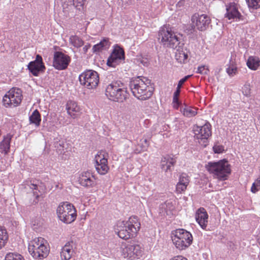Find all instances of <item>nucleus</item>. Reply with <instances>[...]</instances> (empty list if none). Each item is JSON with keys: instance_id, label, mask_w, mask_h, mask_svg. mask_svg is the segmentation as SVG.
Masks as SVG:
<instances>
[{"instance_id": "f257e3e1", "label": "nucleus", "mask_w": 260, "mask_h": 260, "mask_svg": "<svg viewBox=\"0 0 260 260\" xmlns=\"http://www.w3.org/2000/svg\"><path fill=\"white\" fill-rule=\"evenodd\" d=\"M129 86L133 95L140 100H147L152 95L150 81L146 77L138 76L132 79Z\"/></svg>"}, {"instance_id": "2eb2a0df", "label": "nucleus", "mask_w": 260, "mask_h": 260, "mask_svg": "<svg viewBox=\"0 0 260 260\" xmlns=\"http://www.w3.org/2000/svg\"><path fill=\"white\" fill-rule=\"evenodd\" d=\"M71 61L70 56L61 52H54L53 66L57 70H63L67 68Z\"/></svg>"}, {"instance_id": "3c124183", "label": "nucleus", "mask_w": 260, "mask_h": 260, "mask_svg": "<svg viewBox=\"0 0 260 260\" xmlns=\"http://www.w3.org/2000/svg\"><path fill=\"white\" fill-rule=\"evenodd\" d=\"M144 142H145V143H147V139H145V140H144Z\"/></svg>"}, {"instance_id": "e433bc0d", "label": "nucleus", "mask_w": 260, "mask_h": 260, "mask_svg": "<svg viewBox=\"0 0 260 260\" xmlns=\"http://www.w3.org/2000/svg\"><path fill=\"white\" fill-rule=\"evenodd\" d=\"M189 180L188 176L185 173L181 174L179 177V181L178 183L183 184V183L188 186L189 184Z\"/></svg>"}, {"instance_id": "bb28decb", "label": "nucleus", "mask_w": 260, "mask_h": 260, "mask_svg": "<svg viewBox=\"0 0 260 260\" xmlns=\"http://www.w3.org/2000/svg\"><path fill=\"white\" fill-rule=\"evenodd\" d=\"M247 67L252 70H256L260 66V60L255 56H250L246 62Z\"/></svg>"}, {"instance_id": "f03ea898", "label": "nucleus", "mask_w": 260, "mask_h": 260, "mask_svg": "<svg viewBox=\"0 0 260 260\" xmlns=\"http://www.w3.org/2000/svg\"><path fill=\"white\" fill-rule=\"evenodd\" d=\"M140 226V222L138 217L132 216L126 221H118L115 228V232L119 238L127 240L136 236Z\"/></svg>"}, {"instance_id": "2f4dec72", "label": "nucleus", "mask_w": 260, "mask_h": 260, "mask_svg": "<svg viewBox=\"0 0 260 260\" xmlns=\"http://www.w3.org/2000/svg\"><path fill=\"white\" fill-rule=\"evenodd\" d=\"M188 57L187 53L182 49H178L175 53L176 60L180 63H184Z\"/></svg>"}, {"instance_id": "8fccbe9b", "label": "nucleus", "mask_w": 260, "mask_h": 260, "mask_svg": "<svg viewBox=\"0 0 260 260\" xmlns=\"http://www.w3.org/2000/svg\"><path fill=\"white\" fill-rule=\"evenodd\" d=\"M90 47V45L89 44L85 45L83 48V50L84 52V53H86L87 50L89 49Z\"/></svg>"}, {"instance_id": "6e6552de", "label": "nucleus", "mask_w": 260, "mask_h": 260, "mask_svg": "<svg viewBox=\"0 0 260 260\" xmlns=\"http://www.w3.org/2000/svg\"><path fill=\"white\" fill-rule=\"evenodd\" d=\"M105 94L110 100L120 103L125 101L129 95L127 90L121 88L116 82L112 83L107 86Z\"/></svg>"}, {"instance_id": "de8ad7c7", "label": "nucleus", "mask_w": 260, "mask_h": 260, "mask_svg": "<svg viewBox=\"0 0 260 260\" xmlns=\"http://www.w3.org/2000/svg\"><path fill=\"white\" fill-rule=\"evenodd\" d=\"M170 260H187V259L181 255L175 256Z\"/></svg>"}, {"instance_id": "423d86ee", "label": "nucleus", "mask_w": 260, "mask_h": 260, "mask_svg": "<svg viewBox=\"0 0 260 260\" xmlns=\"http://www.w3.org/2000/svg\"><path fill=\"white\" fill-rule=\"evenodd\" d=\"M57 217L62 222L69 224L75 220L77 217L75 207L69 202L61 203L56 209Z\"/></svg>"}, {"instance_id": "412c9836", "label": "nucleus", "mask_w": 260, "mask_h": 260, "mask_svg": "<svg viewBox=\"0 0 260 260\" xmlns=\"http://www.w3.org/2000/svg\"><path fill=\"white\" fill-rule=\"evenodd\" d=\"M176 163V160L169 155H167L161 158L160 166L161 169L165 172H171Z\"/></svg>"}, {"instance_id": "9d476101", "label": "nucleus", "mask_w": 260, "mask_h": 260, "mask_svg": "<svg viewBox=\"0 0 260 260\" xmlns=\"http://www.w3.org/2000/svg\"><path fill=\"white\" fill-rule=\"evenodd\" d=\"M80 84L89 89H95L99 83L98 73L93 70H87L82 73L79 77Z\"/></svg>"}, {"instance_id": "20e7f679", "label": "nucleus", "mask_w": 260, "mask_h": 260, "mask_svg": "<svg viewBox=\"0 0 260 260\" xmlns=\"http://www.w3.org/2000/svg\"><path fill=\"white\" fill-rule=\"evenodd\" d=\"M28 249L30 254L35 258H44L49 252L47 241L42 237L35 238L30 241Z\"/></svg>"}, {"instance_id": "cd10ccee", "label": "nucleus", "mask_w": 260, "mask_h": 260, "mask_svg": "<svg viewBox=\"0 0 260 260\" xmlns=\"http://www.w3.org/2000/svg\"><path fill=\"white\" fill-rule=\"evenodd\" d=\"M30 124H34L38 127L40 125L41 121V115L37 110H35L29 117Z\"/></svg>"}, {"instance_id": "a18cd8bd", "label": "nucleus", "mask_w": 260, "mask_h": 260, "mask_svg": "<svg viewBox=\"0 0 260 260\" xmlns=\"http://www.w3.org/2000/svg\"><path fill=\"white\" fill-rule=\"evenodd\" d=\"M190 75H187L180 79L178 83L177 88L180 89L182 85L184 84V83L190 77Z\"/></svg>"}, {"instance_id": "c03bdc74", "label": "nucleus", "mask_w": 260, "mask_h": 260, "mask_svg": "<svg viewBox=\"0 0 260 260\" xmlns=\"http://www.w3.org/2000/svg\"><path fill=\"white\" fill-rule=\"evenodd\" d=\"M213 150L215 153H220L224 151V147L221 145H215Z\"/></svg>"}, {"instance_id": "c85d7f7f", "label": "nucleus", "mask_w": 260, "mask_h": 260, "mask_svg": "<svg viewBox=\"0 0 260 260\" xmlns=\"http://www.w3.org/2000/svg\"><path fill=\"white\" fill-rule=\"evenodd\" d=\"M181 111L185 116L188 117L194 116L197 114L196 108L186 105L181 108Z\"/></svg>"}, {"instance_id": "a19ab883", "label": "nucleus", "mask_w": 260, "mask_h": 260, "mask_svg": "<svg viewBox=\"0 0 260 260\" xmlns=\"http://www.w3.org/2000/svg\"><path fill=\"white\" fill-rule=\"evenodd\" d=\"M260 189V178H257L252 184L251 187V191L253 193H255Z\"/></svg>"}, {"instance_id": "7c9ffc66", "label": "nucleus", "mask_w": 260, "mask_h": 260, "mask_svg": "<svg viewBox=\"0 0 260 260\" xmlns=\"http://www.w3.org/2000/svg\"><path fill=\"white\" fill-rule=\"evenodd\" d=\"M69 43L77 48L81 47L84 44L82 39L76 35H72L70 37Z\"/></svg>"}, {"instance_id": "49530a36", "label": "nucleus", "mask_w": 260, "mask_h": 260, "mask_svg": "<svg viewBox=\"0 0 260 260\" xmlns=\"http://www.w3.org/2000/svg\"><path fill=\"white\" fill-rule=\"evenodd\" d=\"M85 0H71L70 2L71 4H72L73 5L78 6V5H82L83 2Z\"/></svg>"}, {"instance_id": "6ab92c4d", "label": "nucleus", "mask_w": 260, "mask_h": 260, "mask_svg": "<svg viewBox=\"0 0 260 260\" xmlns=\"http://www.w3.org/2000/svg\"><path fill=\"white\" fill-rule=\"evenodd\" d=\"M67 113L72 118L75 119L81 114V108L77 103L74 101H69L66 105Z\"/></svg>"}, {"instance_id": "58836bf2", "label": "nucleus", "mask_w": 260, "mask_h": 260, "mask_svg": "<svg viewBox=\"0 0 260 260\" xmlns=\"http://www.w3.org/2000/svg\"><path fill=\"white\" fill-rule=\"evenodd\" d=\"M29 187L33 191L34 195L35 196H36V199H37V201H35V202H36V203H37L38 202V199L39 197V194L38 193V191H39V189H38V186L36 184L31 183V184H30Z\"/></svg>"}, {"instance_id": "39448f33", "label": "nucleus", "mask_w": 260, "mask_h": 260, "mask_svg": "<svg viewBox=\"0 0 260 260\" xmlns=\"http://www.w3.org/2000/svg\"><path fill=\"white\" fill-rule=\"evenodd\" d=\"M207 170L214 175V177L220 180L227 179L231 173L230 166L228 161L224 159L217 162H209L206 165Z\"/></svg>"}, {"instance_id": "c756f323", "label": "nucleus", "mask_w": 260, "mask_h": 260, "mask_svg": "<svg viewBox=\"0 0 260 260\" xmlns=\"http://www.w3.org/2000/svg\"><path fill=\"white\" fill-rule=\"evenodd\" d=\"M8 240V234L4 227L0 226V249L4 247Z\"/></svg>"}, {"instance_id": "473e14b6", "label": "nucleus", "mask_w": 260, "mask_h": 260, "mask_svg": "<svg viewBox=\"0 0 260 260\" xmlns=\"http://www.w3.org/2000/svg\"><path fill=\"white\" fill-rule=\"evenodd\" d=\"M227 73L231 76L235 75L237 72V67L235 61L231 58L230 60L228 67L226 69Z\"/></svg>"}, {"instance_id": "4468645a", "label": "nucleus", "mask_w": 260, "mask_h": 260, "mask_svg": "<svg viewBox=\"0 0 260 260\" xmlns=\"http://www.w3.org/2000/svg\"><path fill=\"white\" fill-rule=\"evenodd\" d=\"M191 22L194 27L200 31H205L209 27L211 20L209 16L206 14H194L191 17Z\"/></svg>"}, {"instance_id": "ea45409f", "label": "nucleus", "mask_w": 260, "mask_h": 260, "mask_svg": "<svg viewBox=\"0 0 260 260\" xmlns=\"http://www.w3.org/2000/svg\"><path fill=\"white\" fill-rule=\"evenodd\" d=\"M187 186L177 183L176 185V192L177 193H183L187 188Z\"/></svg>"}, {"instance_id": "4c0bfd02", "label": "nucleus", "mask_w": 260, "mask_h": 260, "mask_svg": "<svg viewBox=\"0 0 260 260\" xmlns=\"http://www.w3.org/2000/svg\"><path fill=\"white\" fill-rule=\"evenodd\" d=\"M180 90L177 88L176 91L174 93L173 103L174 104V107L175 108H178L179 106L178 102V96L180 94Z\"/></svg>"}, {"instance_id": "f3484780", "label": "nucleus", "mask_w": 260, "mask_h": 260, "mask_svg": "<svg viewBox=\"0 0 260 260\" xmlns=\"http://www.w3.org/2000/svg\"><path fill=\"white\" fill-rule=\"evenodd\" d=\"M27 68L29 72L35 76H38L41 72H44L45 69L42 58L40 55H37L36 59L28 63Z\"/></svg>"}, {"instance_id": "79ce46f5", "label": "nucleus", "mask_w": 260, "mask_h": 260, "mask_svg": "<svg viewBox=\"0 0 260 260\" xmlns=\"http://www.w3.org/2000/svg\"><path fill=\"white\" fill-rule=\"evenodd\" d=\"M209 72L208 68L205 66H199L198 68L197 73L200 74L207 75Z\"/></svg>"}, {"instance_id": "603ef678", "label": "nucleus", "mask_w": 260, "mask_h": 260, "mask_svg": "<svg viewBox=\"0 0 260 260\" xmlns=\"http://www.w3.org/2000/svg\"><path fill=\"white\" fill-rule=\"evenodd\" d=\"M258 120H259V123H260V115H259V117H258Z\"/></svg>"}, {"instance_id": "4be33fe9", "label": "nucleus", "mask_w": 260, "mask_h": 260, "mask_svg": "<svg viewBox=\"0 0 260 260\" xmlns=\"http://www.w3.org/2000/svg\"><path fill=\"white\" fill-rule=\"evenodd\" d=\"M226 13L225 17L229 20L235 18H239L240 14L238 10V8L234 3H230L226 5Z\"/></svg>"}, {"instance_id": "c9c22d12", "label": "nucleus", "mask_w": 260, "mask_h": 260, "mask_svg": "<svg viewBox=\"0 0 260 260\" xmlns=\"http://www.w3.org/2000/svg\"><path fill=\"white\" fill-rule=\"evenodd\" d=\"M137 61L144 66L147 67L149 64V58L147 55H140L137 57Z\"/></svg>"}, {"instance_id": "ddd939ff", "label": "nucleus", "mask_w": 260, "mask_h": 260, "mask_svg": "<svg viewBox=\"0 0 260 260\" xmlns=\"http://www.w3.org/2000/svg\"><path fill=\"white\" fill-rule=\"evenodd\" d=\"M194 138L199 143H205L212 135V126L208 122L202 125H194L193 128Z\"/></svg>"}, {"instance_id": "0eeeda50", "label": "nucleus", "mask_w": 260, "mask_h": 260, "mask_svg": "<svg viewBox=\"0 0 260 260\" xmlns=\"http://www.w3.org/2000/svg\"><path fill=\"white\" fill-rule=\"evenodd\" d=\"M158 39L165 47L175 48L179 44V38L175 32L166 26H164L160 28Z\"/></svg>"}, {"instance_id": "a878e982", "label": "nucleus", "mask_w": 260, "mask_h": 260, "mask_svg": "<svg viewBox=\"0 0 260 260\" xmlns=\"http://www.w3.org/2000/svg\"><path fill=\"white\" fill-rule=\"evenodd\" d=\"M110 42L108 38H104L99 43L93 46L92 50L94 52L100 51L103 49L108 48Z\"/></svg>"}, {"instance_id": "b1692460", "label": "nucleus", "mask_w": 260, "mask_h": 260, "mask_svg": "<svg viewBox=\"0 0 260 260\" xmlns=\"http://www.w3.org/2000/svg\"><path fill=\"white\" fill-rule=\"evenodd\" d=\"M74 252L73 242H68L61 249L60 252L61 258L64 260H69L71 258Z\"/></svg>"}, {"instance_id": "37998d69", "label": "nucleus", "mask_w": 260, "mask_h": 260, "mask_svg": "<svg viewBox=\"0 0 260 260\" xmlns=\"http://www.w3.org/2000/svg\"><path fill=\"white\" fill-rule=\"evenodd\" d=\"M66 143L63 141L59 142L58 145H57V149L58 151V152L60 153H64V149L65 148Z\"/></svg>"}, {"instance_id": "dca6fc26", "label": "nucleus", "mask_w": 260, "mask_h": 260, "mask_svg": "<svg viewBox=\"0 0 260 260\" xmlns=\"http://www.w3.org/2000/svg\"><path fill=\"white\" fill-rule=\"evenodd\" d=\"M124 60V52L119 46L116 47L107 60V64L115 68Z\"/></svg>"}, {"instance_id": "f704fd0d", "label": "nucleus", "mask_w": 260, "mask_h": 260, "mask_svg": "<svg viewBox=\"0 0 260 260\" xmlns=\"http://www.w3.org/2000/svg\"><path fill=\"white\" fill-rule=\"evenodd\" d=\"M5 260H24V259L20 254L10 252L6 254Z\"/></svg>"}, {"instance_id": "09e8293b", "label": "nucleus", "mask_w": 260, "mask_h": 260, "mask_svg": "<svg viewBox=\"0 0 260 260\" xmlns=\"http://www.w3.org/2000/svg\"><path fill=\"white\" fill-rule=\"evenodd\" d=\"M250 93L249 85H245V95L247 96Z\"/></svg>"}, {"instance_id": "393cba45", "label": "nucleus", "mask_w": 260, "mask_h": 260, "mask_svg": "<svg viewBox=\"0 0 260 260\" xmlns=\"http://www.w3.org/2000/svg\"><path fill=\"white\" fill-rule=\"evenodd\" d=\"M174 209L175 207L173 202L171 200H167L160 205L159 213L163 216L170 215L172 214V211Z\"/></svg>"}, {"instance_id": "aec40b11", "label": "nucleus", "mask_w": 260, "mask_h": 260, "mask_svg": "<svg viewBox=\"0 0 260 260\" xmlns=\"http://www.w3.org/2000/svg\"><path fill=\"white\" fill-rule=\"evenodd\" d=\"M195 218L197 222L202 229H206L208 223V215L204 208H200L197 210Z\"/></svg>"}, {"instance_id": "9b49d317", "label": "nucleus", "mask_w": 260, "mask_h": 260, "mask_svg": "<svg viewBox=\"0 0 260 260\" xmlns=\"http://www.w3.org/2000/svg\"><path fill=\"white\" fill-rule=\"evenodd\" d=\"M22 99V91L19 88H12L4 96L3 103L6 107H14L20 105Z\"/></svg>"}, {"instance_id": "1a4fd4ad", "label": "nucleus", "mask_w": 260, "mask_h": 260, "mask_svg": "<svg viewBox=\"0 0 260 260\" xmlns=\"http://www.w3.org/2000/svg\"><path fill=\"white\" fill-rule=\"evenodd\" d=\"M121 255L128 259L134 260L142 256L143 250L141 247L136 244L122 243L120 247Z\"/></svg>"}, {"instance_id": "a211bd4d", "label": "nucleus", "mask_w": 260, "mask_h": 260, "mask_svg": "<svg viewBox=\"0 0 260 260\" xmlns=\"http://www.w3.org/2000/svg\"><path fill=\"white\" fill-rule=\"evenodd\" d=\"M95 179L92 173L89 171L82 172L79 176V182L82 186L89 188L96 185Z\"/></svg>"}, {"instance_id": "f8f14e48", "label": "nucleus", "mask_w": 260, "mask_h": 260, "mask_svg": "<svg viewBox=\"0 0 260 260\" xmlns=\"http://www.w3.org/2000/svg\"><path fill=\"white\" fill-rule=\"evenodd\" d=\"M108 153L105 151H99L94 156L95 168L97 172L101 175L106 174L109 171Z\"/></svg>"}, {"instance_id": "7ed1b4c3", "label": "nucleus", "mask_w": 260, "mask_h": 260, "mask_svg": "<svg viewBox=\"0 0 260 260\" xmlns=\"http://www.w3.org/2000/svg\"><path fill=\"white\" fill-rule=\"evenodd\" d=\"M171 239L174 245L179 250L187 249L192 244L193 240L191 234L183 229L172 231Z\"/></svg>"}, {"instance_id": "5701e85b", "label": "nucleus", "mask_w": 260, "mask_h": 260, "mask_svg": "<svg viewBox=\"0 0 260 260\" xmlns=\"http://www.w3.org/2000/svg\"><path fill=\"white\" fill-rule=\"evenodd\" d=\"M12 138V135L7 134L3 137V140L0 142V152L6 155L10 152V143Z\"/></svg>"}, {"instance_id": "72a5a7b5", "label": "nucleus", "mask_w": 260, "mask_h": 260, "mask_svg": "<svg viewBox=\"0 0 260 260\" xmlns=\"http://www.w3.org/2000/svg\"><path fill=\"white\" fill-rule=\"evenodd\" d=\"M250 11L260 8V0H245Z\"/></svg>"}]
</instances>
